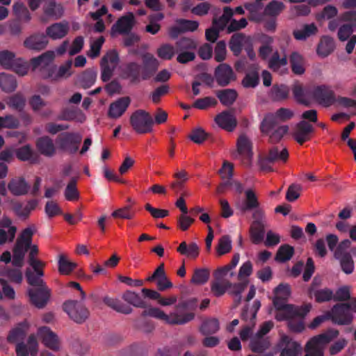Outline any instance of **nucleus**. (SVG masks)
Returning a JSON list of instances; mask_svg holds the SVG:
<instances>
[{"instance_id":"2","label":"nucleus","mask_w":356,"mask_h":356,"mask_svg":"<svg viewBox=\"0 0 356 356\" xmlns=\"http://www.w3.org/2000/svg\"><path fill=\"white\" fill-rule=\"evenodd\" d=\"M288 299L275 296L273 300L275 309V319L278 321H286L291 318H304L312 308L311 304L301 306L286 304Z\"/></svg>"},{"instance_id":"11","label":"nucleus","mask_w":356,"mask_h":356,"mask_svg":"<svg viewBox=\"0 0 356 356\" xmlns=\"http://www.w3.org/2000/svg\"><path fill=\"white\" fill-rule=\"evenodd\" d=\"M314 99L324 107H329L336 102L334 92L330 87L325 85L316 86L313 92Z\"/></svg>"},{"instance_id":"16","label":"nucleus","mask_w":356,"mask_h":356,"mask_svg":"<svg viewBox=\"0 0 356 356\" xmlns=\"http://www.w3.org/2000/svg\"><path fill=\"white\" fill-rule=\"evenodd\" d=\"M38 335L46 347L54 351L59 349L58 337L49 327L43 326L40 327L38 331Z\"/></svg>"},{"instance_id":"49","label":"nucleus","mask_w":356,"mask_h":356,"mask_svg":"<svg viewBox=\"0 0 356 356\" xmlns=\"http://www.w3.org/2000/svg\"><path fill=\"white\" fill-rule=\"evenodd\" d=\"M25 276L28 284L32 286L38 288L47 286L42 280L44 275H39L37 273L33 272L30 268L26 270Z\"/></svg>"},{"instance_id":"13","label":"nucleus","mask_w":356,"mask_h":356,"mask_svg":"<svg viewBox=\"0 0 356 356\" xmlns=\"http://www.w3.org/2000/svg\"><path fill=\"white\" fill-rule=\"evenodd\" d=\"M55 57V54L53 51H47L41 55L33 58L31 60V65L33 70H35L39 67L47 70L45 74H42L43 79L51 78L54 73V69L49 66L50 63L53 61Z\"/></svg>"},{"instance_id":"47","label":"nucleus","mask_w":356,"mask_h":356,"mask_svg":"<svg viewBox=\"0 0 356 356\" xmlns=\"http://www.w3.org/2000/svg\"><path fill=\"white\" fill-rule=\"evenodd\" d=\"M289 95V88L287 86L274 85L271 88L270 96L273 101H282L286 99Z\"/></svg>"},{"instance_id":"56","label":"nucleus","mask_w":356,"mask_h":356,"mask_svg":"<svg viewBox=\"0 0 356 356\" xmlns=\"http://www.w3.org/2000/svg\"><path fill=\"white\" fill-rule=\"evenodd\" d=\"M16 59L15 54L8 50L0 51V65L4 69H11Z\"/></svg>"},{"instance_id":"6","label":"nucleus","mask_w":356,"mask_h":356,"mask_svg":"<svg viewBox=\"0 0 356 356\" xmlns=\"http://www.w3.org/2000/svg\"><path fill=\"white\" fill-rule=\"evenodd\" d=\"M330 320L334 324L348 325L353 320V313L350 311L348 305L345 302L334 305L328 310Z\"/></svg>"},{"instance_id":"61","label":"nucleus","mask_w":356,"mask_h":356,"mask_svg":"<svg viewBox=\"0 0 356 356\" xmlns=\"http://www.w3.org/2000/svg\"><path fill=\"white\" fill-rule=\"evenodd\" d=\"M120 61L118 53L116 50H111L108 51L102 58L101 63L116 68Z\"/></svg>"},{"instance_id":"34","label":"nucleus","mask_w":356,"mask_h":356,"mask_svg":"<svg viewBox=\"0 0 356 356\" xmlns=\"http://www.w3.org/2000/svg\"><path fill=\"white\" fill-rule=\"evenodd\" d=\"M216 96L223 106H230L236 100L238 93L235 89L227 88L217 91Z\"/></svg>"},{"instance_id":"18","label":"nucleus","mask_w":356,"mask_h":356,"mask_svg":"<svg viewBox=\"0 0 356 356\" xmlns=\"http://www.w3.org/2000/svg\"><path fill=\"white\" fill-rule=\"evenodd\" d=\"M257 40L260 44L258 49L259 56L261 60H266L273 53L274 38L266 33H260L257 35Z\"/></svg>"},{"instance_id":"29","label":"nucleus","mask_w":356,"mask_h":356,"mask_svg":"<svg viewBox=\"0 0 356 356\" xmlns=\"http://www.w3.org/2000/svg\"><path fill=\"white\" fill-rule=\"evenodd\" d=\"M140 73L141 66L136 62L127 63L123 70L124 78L129 79L131 83H138L140 81Z\"/></svg>"},{"instance_id":"20","label":"nucleus","mask_w":356,"mask_h":356,"mask_svg":"<svg viewBox=\"0 0 356 356\" xmlns=\"http://www.w3.org/2000/svg\"><path fill=\"white\" fill-rule=\"evenodd\" d=\"M159 67V61L150 54H146L143 56V67H141V79H150L156 72Z\"/></svg>"},{"instance_id":"64","label":"nucleus","mask_w":356,"mask_h":356,"mask_svg":"<svg viewBox=\"0 0 356 356\" xmlns=\"http://www.w3.org/2000/svg\"><path fill=\"white\" fill-rule=\"evenodd\" d=\"M259 83V76L257 72H252L245 74L242 80V85L246 88H254L258 86Z\"/></svg>"},{"instance_id":"50","label":"nucleus","mask_w":356,"mask_h":356,"mask_svg":"<svg viewBox=\"0 0 356 356\" xmlns=\"http://www.w3.org/2000/svg\"><path fill=\"white\" fill-rule=\"evenodd\" d=\"M317 27L314 24H305L302 29L293 31V36L296 40H303L315 34Z\"/></svg>"},{"instance_id":"8","label":"nucleus","mask_w":356,"mask_h":356,"mask_svg":"<svg viewBox=\"0 0 356 356\" xmlns=\"http://www.w3.org/2000/svg\"><path fill=\"white\" fill-rule=\"evenodd\" d=\"M63 310L76 323H83L89 317L88 308L77 300H67L63 303Z\"/></svg>"},{"instance_id":"10","label":"nucleus","mask_w":356,"mask_h":356,"mask_svg":"<svg viewBox=\"0 0 356 356\" xmlns=\"http://www.w3.org/2000/svg\"><path fill=\"white\" fill-rule=\"evenodd\" d=\"M254 219L250 227V238L252 243H261L265 236V225L262 220L264 218L263 210H257L252 213Z\"/></svg>"},{"instance_id":"41","label":"nucleus","mask_w":356,"mask_h":356,"mask_svg":"<svg viewBox=\"0 0 356 356\" xmlns=\"http://www.w3.org/2000/svg\"><path fill=\"white\" fill-rule=\"evenodd\" d=\"M122 299L129 304L138 307L146 308L147 304L137 293L131 291H127L122 295Z\"/></svg>"},{"instance_id":"9","label":"nucleus","mask_w":356,"mask_h":356,"mask_svg":"<svg viewBox=\"0 0 356 356\" xmlns=\"http://www.w3.org/2000/svg\"><path fill=\"white\" fill-rule=\"evenodd\" d=\"M289 158V152L286 148L280 151L278 147H273L269 149L267 156L261 157L259 160L260 168L263 170L273 171L272 164L282 161L285 163Z\"/></svg>"},{"instance_id":"7","label":"nucleus","mask_w":356,"mask_h":356,"mask_svg":"<svg viewBox=\"0 0 356 356\" xmlns=\"http://www.w3.org/2000/svg\"><path fill=\"white\" fill-rule=\"evenodd\" d=\"M81 140L82 137L79 134L66 131L57 136L56 143L60 149L74 154L78 151Z\"/></svg>"},{"instance_id":"27","label":"nucleus","mask_w":356,"mask_h":356,"mask_svg":"<svg viewBox=\"0 0 356 356\" xmlns=\"http://www.w3.org/2000/svg\"><path fill=\"white\" fill-rule=\"evenodd\" d=\"M37 204L38 201L35 200L28 201L25 206L20 202H15L13 204V210L19 218L26 220L29 217L31 212L35 209Z\"/></svg>"},{"instance_id":"1","label":"nucleus","mask_w":356,"mask_h":356,"mask_svg":"<svg viewBox=\"0 0 356 356\" xmlns=\"http://www.w3.org/2000/svg\"><path fill=\"white\" fill-rule=\"evenodd\" d=\"M197 307V298H193L188 300L180 301L176 305L175 312L169 315L157 307H150L142 312L143 316H149L161 321L170 325H184L195 318L193 312L182 313L183 311H193Z\"/></svg>"},{"instance_id":"22","label":"nucleus","mask_w":356,"mask_h":356,"mask_svg":"<svg viewBox=\"0 0 356 356\" xmlns=\"http://www.w3.org/2000/svg\"><path fill=\"white\" fill-rule=\"evenodd\" d=\"M70 31L69 23L66 21L54 23L46 29V35L52 40H59L65 37Z\"/></svg>"},{"instance_id":"36","label":"nucleus","mask_w":356,"mask_h":356,"mask_svg":"<svg viewBox=\"0 0 356 356\" xmlns=\"http://www.w3.org/2000/svg\"><path fill=\"white\" fill-rule=\"evenodd\" d=\"M177 251L188 258L194 259L200 254V248L196 243L192 242L188 245L186 241H183L177 247Z\"/></svg>"},{"instance_id":"28","label":"nucleus","mask_w":356,"mask_h":356,"mask_svg":"<svg viewBox=\"0 0 356 356\" xmlns=\"http://www.w3.org/2000/svg\"><path fill=\"white\" fill-rule=\"evenodd\" d=\"M29 188V185L22 177L13 178L8 184V190L13 195L15 196L26 195L28 193Z\"/></svg>"},{"instance_id":"43","label":"nucleus","mask_w":356,"mask_h":356,"mask_svg":"<svg viewBox=\"0 0 356 356\" xmlns=\"http://www.w3.org/2000/svg\"><path fill=\"white\" fill-rule=\"evenodd\" d=\"M294 254V248L288 244L282 245L277 250L275 259L277 261L284 263L290 260Z\"/></svg>"},{"instance_id":"57","label":"nucleus","mask_w":356,"mask_h":356,"mask_svg":"<svg viewBox=\"0 0 356 356\" xmlns=\"http://www.w3.org/2000/svg\"><path fill=\"white\" fill-rule=\"evenodd\" d=\"M284 8L285 6L282 2L273 0L266 6L264 12L266 15L275 17L281 13Z\"/></svg>"},{"instance_id":"17","label":"nucleus","mask_w":356,"mask_h":356,"mask_svg":"<svg viewBox=\"0 0 356 356\" xmlns=\"http://www.w3.org/2000/svg\"><path fill=\"white\" fill-rule=\"evenodd\" d=\"M279 346L281 348L280 356H298L302 350L300 343L286 335L281 338Z\"/></svg>"},{"instance_id":"33","label":"nucleus","mask_w":356,"mask_h":356,"mask_svg":"<svg viewBox=\"0 0 356 356\" xmlns=\"http://www.w3.org/2000/svg\"><path fill=\"white\" fill-rule=\"evenodd\" d=\"M247 38L242 33H236L232 35L229 42V47L235 56H238L241 54Z\"/></svg>"},{"instance_id":"31","label":"nucleus","mask_w":356,"mask_h":356,"mask_svg":"<svg viewBox=\"0 0 356 356\" xmlns=\"http://www.w3.org/2000/svg\"><path fill=\"white\" fill-rule=\"evenodd\" d=\"M43 11L47 17L58 19L63 15L64 9L62 5L56 3L54 0H49L44 6Z\"/></svg>"},{"instance_id":"5","label":"nucleus","mask_w":356,"mask_h":356,"mask_svg":"<svg viewBox=\"0 0 356 356\" xmlns=\"http://www.w3.org/2000/svg\"><path fill=\"white\" fill-rule=\"evenodd\" d=\"M130 124L138 134H146L152 131L154 120L148 112L139 109L131 115Z\"/></svg>"},{"instance_id":"42","label":"nucleus","mask_w":356,"mask_h":356,"mask_svg":"<svg viewBox=\"0 0 356 356\" xmlns=\"http://www.w3.org/2000/svg\"><path fill=\"white\" fill-rule=\"evenodd\" d=\"M232 285V282L227 280H215L211 282V292L216 297L223 296Z\"/></svg>"},{"instance_id":"60","label":"nucleus","mask_w":356,"mask_h":356,"mask_svg":"<svg viewBox=\"0 0 356 356\" xmlns=\"http://www.w3.org/2000/svg\"><path fill=\"white\" fill-rule=\"evenodd\" d=\"M135 215L131 204L120 208L111 213V216L115 218L131 219Z\"/></svg>"},{"instance_id":"39","label":"nucleus","mask_w":356,"mask_h":356,"mask_svg":"<svg viewBox=\"0 0 356 356\" xmlns=\"http://www.w3.org/2000/svg\"><path fill=\"white\" fill-rule=\"evenodd\" d=\"M220 329L219 321L217 318H211L205 319L200 327V332L202 335H211L216 333Z\"/></svg>"},{"instance_id":"37","label":"nucleus","mask_w":356,"mask_h":356,"mask_svg":"<svg viewBox=\"0 0 356 356\" xmlns=\"http://www.w3.org/2000/svg\"><path fill=\"white\" fill-rule=\"evenodd\" d=\"M335 44L333 38L329 36H323L317 47V54L325 58L329 56L334 49Z\"/></svg>"},{"instance_id":"24","label":"nucleus","mask_w":356,"mask_h":356,"mask_svg":"<svg viewBox=\"0 0 356 356\" xmlns=\"http://www.w3.org/2000/svg\"><path fill=\"white\" fill-rule=\"evenodd\" d=\"M245 199L244 202L238 205V208L241 213H245L247 211H252L254 212L257 210H262L259 208V202L252 189H248L245 191Z\"/></svg>"},{"instance_id":"53","label":"nucleus","mask_w":356,"mask_h":356,"mask_svg":"<svg viewBox=\"0 0 356 356\" xmlns=\"http://www.w3.org/2000/svg\"><path fill=\"white\" fill-rule=\"evenodd\" d=\"M7 104L13 109L22 111L25 107L26 99L22 94L16 93L9 97Z\"/></svg>"},{"instance_id":"38","label":"nucleus","mask_w":356,"mask_h":356,"mask_svg":"<svg viewBox=\"0 0 356 356\" xmlns=\"http://www.w3.org/2000/svg\"><path fill=\"white\" fill-rule=\"evenodd\" d=\"M17 82L14 75L5 72L0 74V88L6 92H12L15 90Z\"/></svg>"},{"instance_id":"46","label":"nucleus","mask_w":356,"mask_h":356,"mask_svg":"<svg viewBox=\"0 0 356 356\" xmlns=\"http://www.w3.org/2000/svg\"><path fill=\"white\" fill-rule=\"evenodd\" d=\"M58 266L61 275H70L76 268L77 264L69 261L64 254H60Z\"/></svg>"},{"instance_id":"48","label":"nucleus","mask_w":356,"mask_h":356,"mask_svg":"<svg viewBox=\"0 0 356 356\" xmlns=\"http://www.w3.org/2000/svg\"><path fill=\"white\" fill-rule=\"evenodd\" d=\"M77 179L72 177L67 184L64 195L65 197L68 201H74L79 199V193L76 188Z\"/></svg>"},{"instance_id":"52","label":"nucleus","mask_w":356,"mask_h":356,"mask_svg":"<svg viewBox=\"0 0 356 356\" xmlns=\"http://www.w3.org/2000/svg\"><path fill=\"white\" fill-rule=\"evenodd\" d=\"M232 240L229 235H223L218 240L216 252L218 256L229 253L232 250Z\"/></svg>"},{"instance_id":"21","label":"nucleus","mask_w":356,"mask_h":356,"mask_svg":"<svg viewBox=\"0 0 356 356\" xmlns=\"http://www.w3.org/2000/svg\"><path fill=\"white\" fill-rule=\"evenodd\" d=\"M134 24V15L132 13H129L119 18L112 26L111 32L119 34L129 33L133 29Z\"/></svg>"},{"instance_id":"23","label":"nucleus","mask_w":356,"mask_h":356,"mask_svg":"<svg viewBox=\"0 0 356 356\" xmlns=\"http://www.w3.org/2000/svg\"><path fill=\"white\" fill-rule=\"evenodd\" d=\"M131 103L129 97H122L118 99L109 106L108 116L111 118L116 119L121 117L127 111Z\"/></svg>"},{"instance_id":"30","label":"nucleus","mask_w":356,"mask_h":356,"mask_svg":"<svg viewBox=\"0 0 356 356\" xmlns=\"http://www.w3.org/2000/svg\"><path fill=\"white\" fill-rule=\"evenodd\" d=\"M238 154L244 156L248 161L252 158V143L244 134L241 135L236 143Z\"/></svg>"},{"instance_id":"3","label":"nucleus","mask_w":356,"mask_h":356,"mask_svg":"<svg viewBox=\"0 0 356 356\" xmlns=\"http://www.w3.org/2000/svg\"><path fill=\"white\" fill-rule=\"evenodd\" d=\"M339 334L337 330L330 328L325 332L311 338L305 346V355L304 356H324V348Z\"/></svg>"},{"instance_id":"26","label":"nucleus","mask_w":356,"mask_h":356,"mask_svg":"<svg viewBox=\"0 0 356 356\" xmlns=\"http://www.w3.org/2000/svg\"><path fill=\"white\" fill-rule=\"evenodd\" d=\"M36 147L40 153L45 156L51 157L56 153L54 141L48 136L38 138L36 140Z\"/></svg>"},{"instance_id":"35","label":"nucleus","mask_w":356,"mask_h":356,"mask_svg":"<svg viewBox=\"0 0 356 356\" xmlns=\"http://www.w3.org/2000/svg\"><path fill=\"white\" fill-rule=\"evenodd\" d=\"M97 72L95 69L89 68L82 72L78 78V81L81 88L87 89L93 86L97 79Z\"/></svg>"},{"instance_id":"55","label":"nucleus","mask_w":356,"mask_h":356,"mask_svg":"<svg viewBox=\"0 0 356 356\" xmlns=\"http://www.w3.org/2000/svg\"><path fill=\"white\" fill-rule=\"evenodd\" d=\"M312 296L314 297L316 302L321 303L333 300L334 293L332 289L324 288L322 289L314 291V293H312Z\"/></svg>"},{"instance_id":"15","label":"nucleus","mask_w":356,"mask_h":356,"mask_svg":"<svg viewBox=\"0 0 356 356\" xmlns=\"http://www.w3.org/2000/svg\"><path fill=\"white\" fill-rule=\"evenodd\" d=\"M314 131V129L309 122L301 120L296 124L293 136L298 144L302 145L310 140Z\"/></svg>"},{"instance_id":"4","label":"nucleus","mask_w":356,"mask_h":356,"mask_svg":"<svg viewBox=\"0 0 356 356\" xmlns=\"http://www.w3.org/2000/svg\"><path fill=\"white\" fill-rule=\"evenodd\" d=\"M260 129L264 134L268 136L269 142L275 144L282 139L288 132L289 127L287 125H280V122L276 121L273 113H268L261 122Z\"/></svg>"},{"instance_id":"25","label":"nucleus","mask_w":356,"mask_h":356,"mask_svg":"<svg viewBox=\"0 0 356 356\" xmlns=\"http://www.w3.org/2000/svg\"><path fill=\"white\" fill-rule=\"evenodd\" d=\"M215 122L220 128L227 131H234L237 125L236 118L228 111L218 114L215 118Z\"/></svg>"},{"instance_id":"44","label":"nucleus","mask_w":356,"mask_h":356,"mask_svg":"<svg viewBox=\"0 0 356 356\" xmlns=\"http://www.w3.org/2000/svg\"><path fill=\"white\" fill-rule=\"evenodd\" d=\"M234 15L233 10L228 6L223 8V14L218 19H213V25L220 30H223Z\"/></svg>"},{"instance_id":"58","label":"nucleus","mask_w":356,"mask_h":356,"mask_svg":"<svg viewBox=\"0 0 356 356\" xmlns=\"http://www.w3.org/2000/svg\"><path fill=\"white\" fill-rule=\"evenodd\" d=\"M20 124L19 119L13 115H6L0 117V129H17Z\"/></svg>"},{"instance_id":"59","label":"nucleus","mask_w":356,"mask_h":356,"mask_svg":"<svg viewBox=\"0 0 356 356\" xmlns=\"http://www.w3.org/2000/svg\"><path fill=\"white\" fill-rule=\"evenodd\" d=\"M335 259L339 261L341 270L346 274L349 275L353 272L355 265L351 254H346Z\"/></svg>"},{"instance_id":"12","label":"nucleus","mask_w":356,"mask_h":356,"mask_svg":"<svg viewBox=\"0 0 356 356\" xmlns=\"http://www.w3.org/2000/svg\"><path fill=\"white\" fill-rule=\"evenodd\" d=\"M214 78L219 86L225 87L235 81L236 76L229 65L220 63L215 69Z\"/></svg>"},{"instance_id":"62","label":"nucleus","mask_w":356,"mask_h":356,"mask_svg":"<svg viewBox=\"0 0 356 356\" xmlns=\"http://www.w3.org/2000/svg\"><path fill=\"white\" fill-rule=\"evenodd\" d=\"M35 232L36 228L34 225L29 226L22 231L17 239L22 241L26 246H28V245H31L33 236Z\"/></svg>"},{"instance_id":"45","label":"nucleus","mask_w":356,"mask_h":356,"mask_svg":"<svg viewBox=\"0 0 356 356\" xmlns=\"http://www.w3.org/2000/svg\"><path fill=\"white\" fill-rule=\"evenodd\" d=\"M210 277L208 268H195L191 280V283L196 285H203L207 283Z\"/></svg>"},{"instance_id":"63","label":"nucleus","mask_w":356,"mask_h":356,"mask_svg":"<svg viewBox=\"0 0 356 356\" xmlns=\"http://www.w3.org/2000/svg\"><path fill=\"white\" fill-rule=\"evenodd\" d=\"M177 51H182L185 50H193L197 47L195 40L189 38H181L175 44Z\"/></svg>"},{"instance_id":"14","label":"nucleus","mask_w":356,"mask_h":356,"mask_svg":"<svg viewBox=\"0 0 356 356\" xmlns=\"http://www.w3.org/2000/svg\"><path fill=\"white\" fill-rule=\"evenodd\" d=\"M28 293L31 302L39 309L44 307L50 298V290L47 286L29 289Z\"/></svg>"},{"instance_id":"32","label":"nucleus","mask_w":356,"mask_h":356,"mask_svg":"<svg viewBox=\"0 0 356 356\" xmlns=\"http://www.w3.org/2000/svg\"><path fill=\"white\" fill-rule=\"evenodd\" d=\"M270 341L268 337L255 334V335L252 337L249 346L254 353H263L270 347Z\"/></svg>"},{"instance_id":"54","label":"nucleus","mask_w":356,"mask_h":356,"mask_svg":"<svg viewBox=\"0 0 356 356\" xmlns=\"http://www.w3.org/2000/svg\"><path fill=\"white\" fill-rule=\"evenodd\" d=\"M19 268L6 267L1 272V275L6 277L12 282L20 284L23 280V276L21 270Z\"/></svg>"},{"instance_id":"51","label":"nucleus","mask_w":356,"mask_h":356,"mask_svg":"<svg viewBox=\"0 0 356 356\" xmlns=\"http://www.w3.org/2000/svg\"><path fill=\"white\" fill-rule=\"evenodd\" d=\"M288 63L286 56L280 57L278 51L273 53L272 56L268 60V67L274 71L278 70L282 66H285Z\"/></svg>"},{"instance_id":"19","label":"nucleus","mask_w":356,"mask_h":356,"mask_svg":"<svg viewBox=\"0 0 356 356\" xmlns=\"http://www.w3.org/2000/svg\"><path fill=\"white\" fill-rule=\"evenodd\" d=\"M48 43V38L43 33L32 34L24 41V45L26 48L38 51L44 49Z\"/></svg>"},{"instance_id":"40","label":"nucleus","mask_w":356,"mask_h":356,"mask_svg":"<svg viewBox=\"0 0 356 356\" xmlns=\"http://www.w3.org/2000/svg\"><path fill=\"white\" fill-rule=\"evenodd\" d=\"M289 61L292 72L297 75L302 74L305 69L304 67V59L303 57L298 52H292Z\"/></svg>"}]
</instances>
